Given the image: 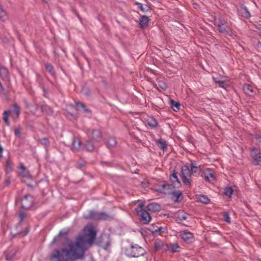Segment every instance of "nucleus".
<instances>
[{"label":"nucleus","mask_w":261,"mask_h":261,"mask_svg":"<svg viewBox=\"0 0 261 261\" xmlns=\"http://www.w3.org/2000/svg\"><path fill=\"white\" fill-rule=\"evenodd\" d=\"M96 230L91 225L84 229L83 235L79 236L75 243L69 245V249L55 250L50 255L51 261H74L84 257V252L93 243Z\"/></svg>","instance_id":"obj_1"},{"label":"nucleus","mask_w":261,"mask_h":261,"mask_svg":"<svg viewBox=\"0 0 261 261\" xmlns=\"http://www.w3.org/2000/svg\"><path fill=\"white\" fill-rule=\"evenodd\" d=\"M124 253L127 256L138 257L143 255L145 253V251L142 247L135 244L131 245L128 247L125 248Z\"/></svg>","instance_id":"obj_2"},{"label":"nucleus","mask_w":261,"mask_h":261,"mask_svg":"<svg viewBox=\"0 0 261 261\" xmlns=\"http://www.w3.org/2000/svg\"><path fill=\"white\" fill-rule=\"evenodd\" d=\"M144 203L142 201H139L137 207L135 208L136 213L139 216L142 221L144 224H148L151 220V217L148 213L144 210Z\"/></svg>","instance_id":"obj_3"},{"label":"nucleus","mask_w":261,"mask_h":261,"mask_svg":"<svg viewBox=\"0 0 261 261\" xmlns=\"http://www.w3.org/2000/svg\"><path fill=\"white\" fill-rule=\"evenodd\" d=\"M215 25L218 28L219 31L220 33L224 34H231V29L223 18L219 17L217 20H216Z\"/></svg>","instance_id":"obj_4"},{"label":"nucleus","mask_w":261,"mask_h":261,"mask_svg":"<svg viewBox=\"0 0 261 261\" xmlns=\"http://www.w3.org/2000/svg\"><path fill=\"white\" fill-rule=\"evenodd\" d=\"M191 172L190 167L184 165L181 169L180 176L183 182L186 185H190L191 182Z\"/></svg>","instance_id":"obj_5"},{"label":"nucleus","mask_w":261,"mask_h":261,"mask_svg":"<svg viewBox=\"0 0 261 261\" xmlns=\"http://www.w3.org/2000/svg\"><path fill=\"white\" fill-rule=\"evenodd\" d=\"M20 109L17 105H14L12 110L5 111L4 113V120L7 125H9L8 116L9 114H11L14 118L17 117L19 114Z\"/></svg>","instance_id":"obj_6"},{"label":"nucleus","mask_w":261,"mask_h":261,"mask_svg":"<svg viewBox=\"0 0 261 261\" xmlns=\"http://www.w3.org/2000/svg\"><path fill=\"white\" fill-rule=\"evenodd\" d=\"M85 217L87 219H92L94 220H104L107 217V215L105 213H98L95 211H91Z\"/></svg>","instance_id":"obj_7"},{"label":"nucleus","mask_w":261,"mask_h":261,"mask_svg":"<svg viewBox=\"0 0 261 261\" xmlns=\"http://www.w3.org/2000/svg\"><path fill=\"white\" fill-rule=\"evenodd\" d=\"M174 188L172 185L162 184L159 186L156 190L165 194H171Z\"/></svg>","instance_id":"obj_8"},{"label":"nucleus","mask_w":261,"mask_h":261,"mask_svg":"<svg viewBox=\"0 0 261 261\" xmlns=\"http://www.w3.org/2000/svg\"><path fill=\"white\" fill-rule=\"evenodd\" d=\"M178 237L188 243L192 242L193 240V234L187 230L180 231L178 233Z\"/></svg>","instance_id":"obj_9"},{"label":"nucleus","mask_w":261,"mask_h":261,"mask_svg":"<svg viewBox=\"0 0 261 261\" xmlns=\"http://www.w3.org/2000/svg\"><path fill=\"white\" fill-rule=\"evenodd\" d=\"M250 155L253 160V164L258 165L261 161V155L259 150L253 148L250 151Z\"/></svg>","instance_id":"obj_10"},{"label":"nucleus","mask_w":261,"mask_h":261,"mask_svg":"<svg viewBox=\"0 0 261 261\" xmlns=\"http://www.w3.org/2000/svg\"><path fill=\"white\" fill-rule=\"evenodd\" d=\"M110 239L109 235L103 234L99 238L98 244L105 249L109 248L110 245Z\"/></svg>","instance_id":"obj_11"},{"label":"nucleus","mask_w":261,"mask_h":261,"mask_svg":"<svg viewBox=\"0 0 261 261\" xmlns=\"http://www.w3.org/2000/svg\"><path fill=\"white\" fill-rule=\"evenodd\" d=\"M33 203V198L30 195H25L22 200V207L23 209L28 210L32 207Z\"/></svg>","instance_id":"obj_12"},{"label":"nucleus","mask_w":261,"mask_h":261,"mask_svg":"<svg viewBox=\"0 0 261 261\" xmlns=\"http://www.w3.org/2000/svg\"><path fill=\"white\" fill-rule=\"evenodd\" d=\"M202 174L205 179L209 182H214L215 181V176L214 171L210 168L205 170Z\"/></svg>","instance_id":"obj_13"},{"label":"nucleus","mask_w":261,"mask_h":261,"mask_svg":"<svg viewBox=\"0 0 261 261\" xmlns=\"http://www.w3.org/2000/svg\"><path fill=\"white\" fill-rule=\"evenodd\" d=\"M149 230L153 234H161L167 231V227L159 226L156 225H152L149 227Z\"/></svg>","instance_id":"obj_14"},{"label":"nucleus","mask_w":261,"mask_h":261,"mask_svg":"<svg viewBox=\"0 0 261 261\" xmlns=\"http://www.w3.org/2000/svg\"><path fill=\"white\" fill-rule=\"evenodd\" d=\"M190 168L191 174L196 176H198L201 171L200 166H198L196 162H191L190 164Z\"/></svg>","instance_id":"obj_15"},{"label":"nucleus","mask_w":261,"mask_h":261,"mask_svg":"<svg viewBox=\"0 0 261 261\" xmlns=\"http://www.w3.org/2000/svg\"><path fill=\"white\" fill-rule=\"evenodd\" d=\"M170 179L172 183L171 185H172L174 188L180 186V182L177 177L176 172H174L170 176Z\"/></svg>","instance_id":"obj_16"},{"label":"nucleus","mask_w":261,"mask_h":261,"mask_svg":"<svg viewBox=\"0 0 261 261\" xmlns=\"http://www.w3.org/2000/svg\"><path fill=\"white\" fill-rule=\"evenodd\" d=\"M145 123L151 127L156 126L158 124L157 121L155 118L149 116H147L145 118Z\"/></svg>","instance_id":"obj_17"},{"label":"nucleus","mask_w":261,"mask_h":261,"mask_svg":"<svg viewBox=\"0 0 261 261\" xmlns=\"http://www.w3.org/2000/svg\"><path fill=\"white\" fill-rule=\"evenodd\" d=\"M147 209L150 212H156L161 210V206L158 203H151L147 205Z\"/></svg>","instance_id":"obj_18"},{"label":"nucleus","mask_w":261,"mask_h":261,"mask_svg":"<svg viewBox=\"0 0 261 261\" xmlns=\"http://www.w3.org/2000/svg\"><path fill=\"white\" fill-rule=\"evenodd\" d=\"M19 168L21 170V171L19 173V174L20 175V176H21L22 177H23L28 178L31 177V175H30L29 171L25 169V168L22 164H21L20 165Z\"/></svg>","instance_id":"obj_19"},{"label":"nucleus","mask_w":261,"mask_h":261,"mask_svg":"<svg viewBox=\"0 0 261 261\" xmlns=\"http://www.w3.org/2000/svg\"><path fill=\"white\" fill-rule=\"evenodd\" d=\"M239 14L247 18L250 17V14L246 7H241L238 11Z\"/></svg>","instance_id":"obj_20"},{"label":"nucleus","mask_w":261,"mask_h":261,"mask_svg":"<svg viewBox=\"0 0 261 261\" xmlns=\"http://www.w3.org/2000/svg\"><path fill=\"white\" fill-rule=\"evenodd\" d=\"M149 18L147 16L143 15L140 18V25L142 28H146L148 25Z\"/></svg>","instance_id":"obj_21"},{"label":"nucleus","mask_w":261,"mask_h":261,"mask_svg":"<svg viewBox=\"0 0 261 261\" xmlns=\"http://www.w3.org/2000/svg\"><path fill=\"white\" fill-rule=\"evenodd\" d=\"M81 148V141L78 138H74L72 141V149L74 150H79Z\"/></svg>","instance_id":"obj_22"},{"label":"nucleus","mask_w":261,"mask_h":261,"mask_svg":"<svg viewBox=\"0 0 261 261\" xmlns=\"http://www.w3.org/2000/svg\"><path fill=\"white\" fill-rule=\"evenodd\" d=\"M92 139L95 141H99L101 138V132L98 129H94L92 132Z\"/></svg>","instance_id":"obj_23"},{"label":"nucleus","mask_w":261,"mask_h":261,"mask_svg":"<svg viewBox=\"0 0 261 261\" xmlns=\"http://www.w3.org/2000/svg\"><path fill=\"white\" fill-rule=\"evenodd\" d=\"M156 144L158 147L163 151H165L167 149L166 142L162 139L156 141Z\"/></svg>","instance_id":"obj_24"},{"label":"nucleus","mask_w":261,"mask_h":261,"mask_svg":"<svg viewBox=\"0 0 261 261\" xmlns=\"http://www.w3.org/2000/svg\"><path fill=\"white\" fill-rule=\"evenodd\" d=\"M0 76L4 80H7L8 78V71L7 69L3 67L0 68Z\"/></svg>","instance_id":"obj_25"},{"label":"nucleus","mask_w":261,"mask_h":261,"mask_svg":"<svg viewBox=\"0 0 261 261\" xmlns=\"http://www.w3.org/2000/svg\"><path fill=\"white\" fill-rule=\"evenodd\" d=\"M135 4L138 6V8L142 12H146L150 9L149 7L147 5H143L142 3L139 2H136Z\"/></svg>","instance_id":"obj_26"},{"label":"nucleus","mask_w":261,"mask_h":261,"mask_svg":"<svg viewBox=\"0 0 261 261\" xmlns=\"http://www.w3.org/2000/svg\"><path fill=\"white\" fill-rule=\"evenodd\" d=\"M213 80L215 83H218L222 88H225L228 86V84L224 80H218L217 77H213Z\"/></svg>","instance_id":"obj_27"},{"label":"nucleus","mask_w":261,"mask_h":261,"mask_svg":"<svg viewBox=\"0 0 261 261\" xmlns=\"http://www.w3.org/2000/svg\"><path fill=\"white\" fill-rule=\"evenodd\" d=\"M106 144L108 147H112L116 144V141L114 138L110 137L107 140Z\"/></svg>","instance_id":"obj_28"},{"label":"nucleus","mask_w":261,"mask_h":261,"mask_svg":"<svg viewBox=\"0 0 261 261\" xmlns=\"http://www.w3.org/2000/svg\"><path fill=\"white\" fill-rule=\"evenodd\" d=\"M170 104L172 109L175 112L178 111L180 109V105L177 102H175L172 100L170 101Z\"/></svg>","instance_id":"obj_29"},{"label":"nucleus","mask_w":261,"mask_h":261,"mask_svg":"<svg viewBox=\"0 0 261 261\" xmlns=\"http://www.w3.org/2000/svg\"><path fill=\"white\" fill-rule=\"evenodd\" d=\"M156 88H160L162 90H165L167 86V84L162 81H159L156 84H155Z\"/></svg>","instance_id":"obj_30"},{"label":"nucleus","mask_w":261,"mask_h":261,"mask_svg":"<svg viewBox=\"0 0 261 261\" xmlns=\"http://www.w3.org/2000/svg\"><path fill=\"white\" fill-rule=\"evenodd\" d=\"M243 89L245 92L248 95L253 93V90L251 86L249 85H245L244 86Z\"/></svg>","instance_id":"obj_31"},{"label":"nucleus","mask_w":261,"mask_h":261,"mask_svg":"<svg viewBox=\"0 0 261 261\" xmlns=\"http://www.w3.org/2000/svg\"><path fill=\"white\" fill-rule=\"evenodd\" d=\"M232 193L233 190L230 187H226L224 190V194L228 197H231Z\"/></svg>","instance_id":"obj_32"},{"label":"nucleus","mask_w":261,"mask_h":261,"mask_svg":"<svg viewBox=\"0 0 261 261\" xmlns=\"http://www.w3.org/2000/svg\"><path fill=\"white\" fill-rule=\"evenodd\" d=\"M67 233V231H66V230H61V231L59 232V233L58 235V236H56V237L54 238V239H53V241H52V243H55L56 242H57V241H58V239H59L61 236H63V235L66 234Z\"/></svg>","instance_id":"obj_33"},{"label":"nucleus","mask_w":261,"mask_h":261,"mask_svg":"<svg viewBox=\"0 0 261 261\" xmlns=\"http://www.w3.org/2000/svg\"><path fill=\"white\" fill-rule=\"evenodd\" d=\"M198 200L200 202L205 204L208 203L210 202L208 198L205 195H200Z\"/></svg>","instance_id":"obj_34"},{"label":"nucleus","mask_w":261,"mask_h":261,"mask_svg":"<svg viewBox=\"0 0 261 261\" xmlns=\"http://www.w3.org/2000/svg\"><path fill=\"white\" fill-rule=\"evenodd\" d=\"M7 18V13L5 11L0 7V19L5 21Z\"/></svg>","instance_id":"obj_35"},{"label":"nucleus","mask_w":261,"mask_h":261,"mask_svg":"<svg viewBox=\"0 0 261 261\" xmlns=\"http://www.w3.org/2000/svg\"><path fill=\"white\" fill-rule=\"evenodd\" d=\"M171 194L173 195L175 198V201H177L179 198V197L181 195V192L180 191H172L171 193Z\"/></svg>","instance_id":"obj_36"},{"label":"nucleus","mask_w":261,"mask_h":261,"mask_svg":"<svg viewBox=\"0 0 261 261\" xmlns=\"http://www.w3.org/2000/svg\"><path fill=\"white\" fill-rule=\"evenodd\" d=\"M27 107L30 109V112L32 113H35L38 108L37 105L35 103L31 105L30 106L28 105Z\"/></svg>","instance_id":"obj_37"},{"label":"nucleus","mask_w":261,"mask_h":261,"mask_svg":"<svg viewBox=\"0 0 261 261\" xmlns=\"http://www.w3.org/2000/svg\"><path fill=\"white\" fill-rule=\"evenodd\" d=\"M179 246L177 244H172L171 245V250L172 252H175L179 251Z\"/></svg>","instance_id":"obj_38"},{"label":"nucleus","mask_w":261,"mask_h":261,"mask_svg":"<svg viewBox=\"0 0 261 261\" xmlns=\"http://www.w3.org/2000/svg\"><path fill=\"white\" fill-rule=\"evenodd\" d=\"M177 219L180 221L185 220L187 219L186 215L182 212H178Z\"/></svg>","instance_id":"obj_39"},{"label":"nucleus","mask_w":261,"mask_h":261,"mask_svg":"<svg viewBox=\"0 0 261 261\" xmlns=\"http://www.w3.org/2000/svg\"><path fill=\"white\" fill-rule=\"evenodd\" d=\"M41 110L42 111L45 112L46 113H47L52 112L51 109L48 106L46 105L42 106L41 107Z\"/></svg>","instance_id":"obj_40"},{"label":"nucleus","mask_w":261,"mask_h":261,"mask_svg":"<svg viewBox=\"0 0 261 261\" xmlns=\"http://www.w3.org/2000/svg\"><path fill=\"white\" fill-rule=\"evenodd\" d=\"M85 147L87 150L91 151L94 149V146L92 144H91L90 141H88L87 144L85 145Z\"/></svg>","instance_id":"obj_41"},{"label":"nucleus","mask_w":261,"mask_h":261,"mask_svg":"<svg viewBox=\"0 0 261 261\" xmlns=\"http://www.w3.org/2000/svg\"><path fill=\"white\" fill-rule=\"evenodd\" d=\"M76 106L78 109L81 108L83 109L85 112H88L89 111L88 109L85 108V106L83 103L77 102Z\"/></svg>","instance_id":"obj_42"},{"label":"nucleus","mask_w":261,"mask_h":261,"mask_svg":"<svg viewBox=\"0 0 261 261\" xmlns=\"http://www.w3.org/2000/svg\"><path fill=\"white\" fill-rule=\"evenodd\" d=\"M223 217L225 222L227 223L230 222V218L229 217V214L227 213H224L223 214Z\"/></svg>","instance_id":"obj_43"},{"label":"nucleus","mask_w":261,"mask_h":261,"mask_svg":"<svg viewBox=\"0 0 261 261\" xmlns=\"http://www.w3.org/2000/svg\"><path fill=\"white\" fill-rule=\"evenodd\" d=\"M46 69L51 73L52 75H54V72H53V67L49 64L46 65Z\"/></svg>","instance_id":"obj_44"},{"label":"nucleus","mask_w":261,"mask_h":261,"mask_svg":"<svg viewBox=\"0 0 261 261\" xmlns=\"http://www.w3.org/2000/svg\"><path fill=\"white\" fill-rule=\"evenodd\" d=\"M40 143L42 145L46 146L48 143V141L46 138H42L40 140Z\"/></svg>","instance_id":"obj_45"},{"label":"nucleus","mask_w":261,"mask_h":261,"mask_svg":"<svg viewBox=\"0 0 261 261\" xmlns=\"http://www.w3.org/2000/svg\"><path fill=\"white\" fill-rule=\"evenodd\" d=\"M15 254V252L13 251L11 254H7L6 256V259L7 260H10L12 259Z\"/></svg>","instance_id":"obj_46"},{"label":"nucleus","mask_w":261,"mask_h":261,"mask_svg":"<svg viewBox=\"0 0 261 261\" xmlns=\"http://www.w3.org/2000/svg\"><path fill=\"white\" fill-rule=\"evenodd\" d=\"M15 135L16 137H19L20 134V130L19 128H16L14 130Z\"/></svg>","instance_id":"obj_47"},{"label":"nucleus","mask_w":261,"mask_h":261,"mask_svg":"<svg viewBox=\"0 0 261 261\" xmlns=\"http://www.w3.org/2000/svg\"><path fill=\"white\" fill-rule=\"evenodd\" d=\"M12 170L11 167L9 164L7 162V166H6V171L7 172H10Z\"/></svg>","instance_id":"obj_48"},{"label":"nucleus","mask_w":261,"mask_h":261,"mask_svg":"<svg viewBox=\"0 0 261 261\" xmlns=\"http://www.w3.org/2000/svg\"><path fill=\"white\" fill-rule=\"evenodd\" d=\"M19 217L21 221L25 217L24 213H20Z\"/></svg>","instance_id":"obj_49"},{"label":"nucleus","mask_w":261,"mask_h":261,"mask_svg":"<svg viewBox=\"0 0 261 261\" xmlns=\"http://www.w3.org/2000/svg\"><path fill=\"white\" fill-rule=\"evenodd\" d=\"M3 148L0 144V159L3 157Z\"/></svg>","instance_id":"obj_50"},{"label":"nucleus","mask_w":261,"mask_h":261,"mask_svg":"<svg viewBox=\"0 0 261 261\" xmlns=\"http://www.w3.org/2000/svg\"><path fill=\"white\" fill-rule=\"evenodd\" d=\"M257 138L259 139V142H261V137L258 136Z\"/></svg>","instance_id":"obj_51"},{"label":"nucleus","mask_w":261,"mask_h":261,"mask_svg":"<svg viewBox=\"0 0 261 261\" xmlns=\"http://www.w3.org/2000/svg\"><path fill=\"white\" fill-rule=\"evenodd\" d=\"M28 231H29V229H27V230H25V234H27V233H28Z\"/></svg>","instance_id":"obj_52"},{"label":"nucleus","mask_w":261,"mask_h":261,"mask_svg":"<svg viewBox=\"0 0 261 261\" xmlns=\"http://www.w3.org/2000/svg\"><path fill=\"white\" fill-rule=\"evenodd\" d=\"M0 87H1V88L2 89H3V87H2V84H1V83H0Z\"/></svg>","instance_id":"obj_53"},{"label":"nucleus","mask_w":261,"mask_h":261,"mask_svg":"<svg viewBox=\"0 0 261 261\" xmlns=\"http://www.w3.org/2000/svg\"><path fill=\"white\" fill-rule=\"evenodd\" d=\"M259 45L261 46V44H260V43H259Z\"/></svg>","instance_id":"obj_54"},{"label":"nucleus","mask_w":261,"mask_h":261,"mask_svg":"<svg viewBox=\"0 0 261 261\" xmlns=\"http://www.w3.org/2000/svg\"><path fill=\"white\" fill-rule=\"evenodd\" d=\"M260 37H261V33H260Z\"/></svg>","instance_id":"obj_55"}]
</instances>
